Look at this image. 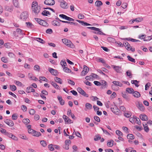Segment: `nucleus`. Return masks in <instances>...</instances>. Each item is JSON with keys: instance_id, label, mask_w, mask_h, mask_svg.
I'll use <instances>...</instances> for the list:
<instances>
[{"instance_id": "nucleus-22", "label": "nucleus", "mask_w": 152, "mask_h": 152, "mask_svg": "<svg viewBox=\"0 0 152 152\" xmlns=\"http://www.w3.org/2000/svg\"><path fill=\"white\" fill-rule=\"evenodd\" d=\"M133 95L134 97L137 98L139 97L141 95L140 93L137 91L134 92L133 93Z\"/></svg>"}, {"instance_id": "nucleus-40", "label": "nucleus", "mask_w": 152, "mask_h": 152, "mask_svg": "<svg viewBox=\"0 0 152 152\" xmlns=\"http://www.w3.org/2000/svg\"><path fill=\"white\" fill-rule=\"evenodd\" d=\"M138 82L137 80H132L131 81V83L132 84H134L135 86L136 87H138L139 85L138 84Z\"/></svg>"}, {"instance_id": "nucleus-45", "label": "nucleus", "mask_w": 152, "mask_h": 152, "mask_svg": "<svg viewBox=\"0 0 152 152\" xmlns=\"http://www.w3.org/2000/svg\"><path fill=\"white\" fill-rule=\"evenodd\" d=\"M10 87L11 90L12 91H15L16 89V87L14 85H10Z\"/></svg>"}, {"instance_id": "nucleus-36", "label": "nucleus", "mask_w": 152, "mask_h": 152, "mask_svg": "<svg viewBox=\"0 0 152 152\" xmlns=\"http://www.w3.org/2000/svg\"><path fill=\"white\" fill-rule=\"evenodd\" d=\"M13 3L14 6L16 7H18L19 6V2L17 0H13Z\"/></svg>"}, {"instance_id": "nucleus-5", "label": "nucleus", "mask_w": 152, "mask_h": 152, "mask_svg": "<svg viewBox=\"0 0 152 152\" xmlns=\"http://www.w3.org/2000/svg\"><path fill=\"white\" fill-rule=\"evenodd\" d=\"M58 1L60 3V6L63 9H67L68 8L67 3L64 0H58Z\"/></svg>"}, {"instance_id": "nucleus-62", "label": "nucleus", "mask_w": 152, "mask_h": 152, "mask_svg": "<svg viewBox=\"0 0 152 152\" xmlns=\"http://www.w3.org/2000/svg\"><path fill=\"white\" fill-rule=\"evenodd\" d=\"M94 83L97 86H100L101 85V83L99 82L95 81L94 82Z\"/></svg>"}, {"instance_id": "nucleus-37", "label": "nucleus", "mask_w": 152, "mask_h": 152, "mask_svg": "<svg viewBox=\"0 0 152 152\" xmlns=\"http://www.w3.org/2000/svg\"><path fill=\"white\" fill-rule=\"evenodd\" d=\"M35 38L37 39H35V40L37 41L42 44H43L45 43V41L40 38Z\"/></svg>"}, {"instance_id": "nucleus-8", "label": "nucleus", "mask_w": 152, "mask_h": 152, "mask_svg": "<svg viewBox=\"0 0 152 152\" xmlns=\"http://www.w3.org/2000/svg\"><path fill=\"white\" fill-rule=\"evenodd\" d=\"M77 91L81 95H83V96L86 97H88V94H87L86 92L81 88L80 87H78L77 88Z\"/></svg>"}, {"instance_id": "nucleus-18", "label": "nucleus", "mask_w": 152, "mask_h": 152, "mask_svg": "<svg viewBox=\"0 0 152 152\" xmlns=\"http://www.w3.org/2000/svg\"><path fill=\"white\" fill-rule=\"evenodd\" d=\"M26 91L28 93H29L31 92H34L35 90L32 87L30 86L27 87Z\"/></svg>"}, {"instance_id": "nucleus-27", "label": "nucleus", "mask_w": 152, "mask_h": 152, "mask_svg": "<svg viewBox=\"0 0 152 152\" xmlns=\"http://www.w3.org/2000/svg\"><path fill=\"white\" fill-rule=\"evenodd\" d=\"M52 23L53 25L55 26H59L60 24V22L56 20H54L52 21Z\"/></svg>"}, {"instance_id": "nucleus-44", "label": "nucleus", "mask_w": 152, "mask_h": 152, "mask_svg": "<svg viewBox=\"0 0 152 152\" xmlns=\"http://www.w3.org/2000/svg\"><path fill=\"white\" fill-rule=\"evenodd\" d=\"M116 133L119 136H123V133L119 130H117L116 131Z\"/></svg>"}, {"instance_id": "nucleus-31", "label": "nucleus", "mask_w": 152, "mask_h": 152, "mask_svg": "<svg viewBox=\"0 0 152 152\" xmlns=\"http://www.w3.org/2000/svg\"><path fill=\"white\" fill-rule=\"evenodd\" d=\"M33 134L34 136L38 137L41 135V133L39 132H37L34 130L33 132Z\"/></svg>"}, {"instance_id": "nucleus-41", "label": "nucleus", "mask_w": 152, "mask_h": 152, "mask_svg": "<svg viewBox=\"0 0 152 152\" xmlns=\"http://www.w3.org/2000/svg\"><path fill=\"white\" fill-rule=\"evenodd\" d=\"M127 138L129 139H134V136L132 134H128L127 136Z\"/></svg>"}, {"instance_id": "nucleus-57", "label": "nucleus", "mask_w": 152, "mask_h": 152, "mask_svg": "<svg viewBox=\"0 0 152 152\" xmlns=\"http://www.w3.org/2000/svg\"><path fill=\"white\" fill-rule=\"evenodd\" d=\"M53 30L50 28H48L46 31V32L47 34H51L53 33Z\"/></svg>"}, {"instance_id": "nucleus-6", "label": "nucleus", "mask_w": 152, "mask_h": 152, "mask_svg": "<svg viewBox=\"0 0 152 152\" xmlns=\"http://www.w3.org/2000/svg\"><path fill=\"white\" fill-rule=\"evenodd\" d=\"M28 15L27 12L22 13L20 15V19L23 20L25 21L28 18Z\"/></svg>"}, {"instance_id": "nucleus-59", "label": "nucleus", "mask_w": 152, "mask_h": 152, "mask_svg": "<svg viewBox=\"0 0 152 152\" xmlns=\"http://www.w3.org/2000/svg\"><path fill=\"white\" fill-rule=\"evenodd\" d=\"M94 119L96 121L99 122L100 121L99 118L97 116H95L94 117Z\"/></svg>"}, {"instance_id": "nucleus-53", "label": "nucleus", "mask_w": 152, "mask_h": 152, "mask_svg": "<svg viewBox=\"0 0 152 152\" xmlns=\"http://www.w3.org/2000/svg\"><path fill=\"white\" fill-rule=\"evenodd\" d=\"M152 39V36H148V37H145V38H144L143 39V40L145 41H148V40H150Z\"/></svg>"}, {"instance_id": "nucleus-33", "label": "nucleus", "mask_w": 152, "mask_h": 152, "mask_svg": "<svg viewBox=\"0 0 152 152\" xmlns=\"http://www.w3.org/2000/svg\"><path fill=\"white\" fill-rule=\"evenodd\" d=\"M114 141L112 140H110L109 142L107 143V145L109 147H112L113 145Z\"/></svg>"}, {"instance_id": "nucleus-32", "label": "nucleus", "mask_w": 152, "mask_h": 152, "mask_svg": "<svg viewBox=\"0 0 152 152\" xmlns=\"http://www.w3.org/2000/svg\"><path fill=\"white\" fill-rule=\"evenodd\" d=\"M51 84L56 89H59L60 88L59 86L57 84L53 81L50 82Z\"/></svg>"}, {"instance_id": "nucleus-34", "label": "nucleus", "mask_w": 152, "mask_h": 152, "mask_svg": "<svg viewBox=\"0 0 152 152\" xmlns=\"http://www.w3.org/2000/svg\"><path fill=\"white\" fill-rule=\"evenodd\" d=\"M22 122L25 124L27 125L30 123V121L28 118H24L23 119Z\"/></svg>"}, {"instance_id": "nucleus-38", "label": "nucleus", "mask_w": 152, "mask_h": 152, "mask_svg": "<svg viewBox=\"0 0 152 152\" xmlns=\"http://www.w3.org/2000/svg\"><path fill=\"white\" fill-rule=\"evenodd\" d=\"M143 127H144V129L145 132H148L149 130V129L148 126V125L146 124H143Z\"/></svg>"}, {"instance_id": "nucleus-48", "label": "nucleus", "mask_w": 152, "mask_h": 152, "mask_svg": "<svg viewBox=\"0 0 152 152\" xmlns=\"http://www.w3.org/2000/svg\"><path fill=\"white\" fill-rule=\"evenodd\" d=\"M5 10L10 12H11L13 10V7H9L7 6L5 8Z\"/></svg>"}, {"instance_id": "nucleus-28", "label": "nucleus", "mask_w": 152, "mask_h": 152, "mask_svg": "<svg viewBox=\"0 0 152 152\" xmlns=\"http://www.w3.org/2000/svg\"><path fill=\"white\" fill-rule=\"evenodd\" d=\"M63 70L66 72V73H70L72 72L71 70L69 69V68H68L67 67L65 66L63 68Z\"/></svg>"}, {"instance_id": "nucleus-55", "label": "nucleus", "mask_w": 152, "mask_h": 152, "mask_svg": "<svg viewBox=\"0 0 152 152\" xmlns=\"http://www.w3.org/2000/svg\"><path fill=\"white\" fill-rule=\"evenodd\" d=\"M29 113L30 115H34L35 113V111L34 109H31L29 110Z\"/></svg>"}, {"instance_id": "nucleus-12", "label": "nucleus", "mask_w": 152, "mask_h": 152, "mask_svg": "<svg viewBox=\"0 0 152 152\" xmlns=\"http://www.w3.org/2000/svg\"><path fill=\"white\" fill-rule=\"evenodd\" d=\"M63 118L64 119L66 123H67V124L72 123V122H71V120L66 115H64L63 116Z\"/></svg>"}, {"instance_id": "nucleus-13", "label": "nucleus", "mask_w": 152, "mask_h": 152, "mask_svg": "<svg viewBox=\"0 0 152 152\" xmlns=\"http://www.w3.org/2000/svg\"><path fill=\"white\" fill-rule=\"evenodd\" d=\"M137 106L141 111H144L145 108L142 103H140V102H138L137 104Z\"/></svg>"}, {"instance_id": "nucleus-2", "label": "nucleus", "mask_w": 152, "mask_h": 152, "mask_svg": "<svg viewBox=\"0 0 152 152\" xmlns=\"http://www.w3.org/2000/svg\"><path fill=\"white\" fill-rule=\"evenodd\" d=\"M62 41L64 44L68 47L72 48L75 47L74 45L69 40L65 38L62 39Z\"/></svg>"}, {"instance_id": "nucleus-42", "label": "nucleus", "mask_w": 152, "mask_h": 152, "mask_svg": "<svg viewBox=\"0 0 152 152\" xmlns=\"http://www.w3.org/2000/svg\"><path fill=\"white\" fill-rule=\"evenodd\" d=\"M101 139V137L99 134H97L96 135L94 139V140L95 141H97L98 140H100Z\"/></svg>"}, {"instance_id": "nucleus-16", "label": "nucleus", "mask_w": 152, "mask_h": 152, "mask_svg": "<svg viewBox=\"0 0 152 152\" xmlns=\"http://www.w3.org/2000/svg\"><path fill=\"white\" fill-rule=\"evenodd\" d=\"M57 98L59 101L60 104L62 105H64L65 103V101L63 99L62 97L61 96H58L57 97Z\"/></svg>"}, {"instance_id": "nucleus-61", "label": "nucleus", "mask_w": 152, "mask_h": 152, "mask_svg": "<svg viewBox=\"0 0 152 152\" xmlns=\"http://www.w3.org/2000/svg\"><path fill=\"white\" fill-rule=\"evenodd\" d=\"M68 83H69V84L72 85H73V86H74L75 84V83L74 82L71 80H68Z\"/></svg>"}, {"instance_id": "nucleus-47", "label": "nucleus", "mask_w": 152, "mask_h": 152, "mask_svg": "<svg viewBox=\"0 0 152 152\" xmlns=\"http://www.w3.org/2000/svg\"><path fill=\"white\" fill-rule=\"evenodd\" d=\"M83 70L85 71V73H87L89 70V68L86 65H84Z\"/></svg>"}, {"instance_id": "nucleus-43", "label": "nucleus", "mask_w": 152, "mask_h": 152, "mask_svg": "<svg viewBox=\"0 0 152 152\" xmlns=\"http://www.w3.org/2000/svg\"><path fill=\"white\" fill-rule=\"evenodd\" d=\"M34 69L35 71L39 72L40 70V68L38 65H36L34 66Z\"/></svg>"}, {"instance_id": "nucleus-60", "label": "nucleus", "mask_w": 152, "mask_h": 152, "mask_svg": "<svg viewBox=\"0 0 152 152\" xmlns=\"http://www.w3.org/2000/svg\"><path fill=\"white\" fill-rule=\"evenodd\" d=\"M78 17L79 19H81L84 18V16L82 14H80L78 15Z\"/></svg>"}, {"instance_id": "nucleus-49", "label": "nucleus", "mask_w": 152, "mask_h": 152, "mask_svg": "<svg viewBox=\"0 0 152 152\" xmlns=\"http://www.w3.org/2000/svg\"><path fill=\"white\" fill-rule=\"evenodd\" d=\"M53 144H50L48 146L49 150L51 151H53L54 150V147H53Z\"/></svg>"}, {"instance_id": "nucleus-63", "label": "nucleus", "mask_w": 152, "mask_h": 152, "mask_svg": "<svg viewBox=\"0 0 152 152\" xmlns=\"http://www.w3.org/2000/svg\"><path fill=\"white\" fill-rule=\"evenodd\" d=\"M127 6V4L126 3H124L121 4V7L123 8H126Z\"/></svg>"}, {"instance_id": "nucleus-20", "label": "nucleus", "mask_w": 152, "mask_h": 152, "mask_svg": "<svg viewBox=\"0 0 152 152\" xmlns=\"http://www.w3.org/2000/svg\"><path fill=\"white\" fill-rule=\"evenodd\" d=\"M95 4L96 7H100L102 5L103 3L101 1L97 0L95 2Z\"/></svg>"}, {"instance_id": "nucleus-39", "label": "nucleus", "mask_w": 152, "mask_h": 152, "mask_svg": "<svg viewBox=\"0 0 152 152\" xmlns=\"http://www.w3.org/2000/svg\"><path fill=\"white\" fill-rule=\"evenodd\" d=\"M127 58L129 61L133 63L135 62V59L131 57L130 56H128Z\"/></svg>"}, {"instance_id": "nucleus-46", "label": "nucleus", "mask_w": 152, "mask_h": 152, "mask_svg": "<svg viewBox=\"0 0 152 152\" xmlns=\"http://www.w3.org/2000/svg\"><path fill=\"white\" fill-rule=\"evenodd\" d=\"M1 61L4 63H7L8 62L7 58L5 57H2L1 58Z\"/></svg>"}, {"instance_id": "nucleus-30", "label": "nucleus", "mask_w": 152, "mask_h": 152, "mask_svg": "<svg viewBox=\"0 0 152 152\" xmlns=\"http://www.w3.org/2000/svg\"><path fill=\"white\" fill-rule=\"evenodd\" d=\"M54 80L55 81L60 84H62V81L61 79L60 78L58 77H56L54 78Z\"/></svg>"}, {"instance_id": "nucleus-23", "label": "nucleus", "mask_w": 152, "mask_h": 152, "mask_svg": "<svg viewBox=\"0 0 152 152\" xmlns=\"http://www.w3.org/2000/svg\"><path fill=\"white\" fill-rule=\"evenodd\" d=\"M39 80L40 83H42L41 80H43L46 82L48 81V80L45 77L43 76H40L39 77Z\"/></svg>"}, {"instance_id": "nucleus-64", "label": "nucleus", "mask_w": 152, "mask_h": 152, "mask_svg": "<svg viewBox=\"0 0 152 152\" xmlns=\"http://www.w3.org/2000/svg\"><path fill=\"white\" fill-rule=\"evenodd\" d=\"M12 119L13 120H16L17 119V116L15 114H14L12 116Z\"/></svg>"}, {"instance_id": "nucleus-52", "label": "nucleus", "mask_w": 152, "mask_h": 152, "mask_svg": "<svg viewBox=\"0 0 152 152\" xmlns=\"http://www.w3.org/2000/svg\"><path fill=\"white\" fill-rule=\"evenodd\" d=\"M61 65L62 66V67L66 66V63L65 61H61L60 62Z\"/></svg>"}, {"instance_id": "nucleus-25", "label": "nucleus", "mask_w": 152, "mask_h": 152, "mask_svg": "<svg viewBox=\"0 0 152 152\" xmlns=\"http://www.w3.org/2000/svg\"><path fill=\"white\" fill-rule=\"evenodd\" d=\"M26 25L27 26L28 28H34V25L30 22H26Z\"/></svg>"}, {"instance_id": "nucleus-29", "label": "nucleus", "mask_w": 152, "mask_h": 152, "mask_svg": "<svg viewBox=\"0 0 152 152\" xmlns=\"http://www.w3.org/2000/svg\"><path fill=\"white\" fill-rule=\"evenodd\" d=\"M98 29L99 30H95V31H97L98 32H94L93 33L95 34H98L99 35H105V34L104 33H103L101 31H100V29L99 28H98Z\"/></svg>"}, {"instance_id": "nucleus-35", "label": "nucleus", "mask_w": 152, "mask_h": 152, "mask_svg": "<svg viewBox=\"0 0 152 152\" xmlns=\"http://www.w3.org/2000/svg\"><path fill=\"white\" fill-rule=\"evenodd\" d=\"M122 96L126 100H129V98L128 95L126 94L122 93Z\"/></svg>"}, {"instance_id": "nucleus-3", "label": "nucleus", "mask_w": 152, "mask_h": 152, "mask_svg": "<svg viewBox=\"0 0 152 152\" xmlns=\"http://www.w3.org/2000/svg\"><path fill=\"white\" fill-rule=\"evenodd\" d=\"M34 19L36 21L41 25L45 27L48 26V24L44 20L37 18H35Z\"/></svg>"}, {"instance_id": "nucleus-11", "label": "nucleus", "mask_w": 152, "mask_h": 152, "mask_svg": "<svg viewBox=\"0 0 152 152\" xmlns=\"http://www.w3.org/2000/svg\"><path fill=\"white\" fill-rule=\"evenodd\" d=\"M4 122L9 126L11 127L13 126L14 125L13 121L10 120L6 119L4 121Z\"/></svg>"}, {"instance_id": "nucleus-9", "label": "nucleus", "mask_w": 152, "mask_h": 152, "mask_svg": "<svg viewBox=\"0 0 152 152\" xmlns=\"http://www.w3.org/2000/svg\"><path fill=\"white\" fill-rule=\"evenodd\" d=\"M55 3L54 0H45L44 2V4L48 5H53Z\"/></svg>"}, {"instance_id": "nucleus-1", "label": "nucleus", "mask_w": 152, "mask_h": 152, "mask_svg": "<svg viewBox=\"0 0 152 152\" xmlns=\"http://www.w3.org/2000/svg\"><path fill=\"white\" fill-rule=\"evenodd\" d=\"M31 7L33 11L35 13L37 14L39 12L40 8V7L38 6V4L37 2L33 1Z\"/></svg>"}, {"instance_id": "nucleus-15", "label": "nucleus", "mask_w": 152, "mask_h": 152, "mask_svg": "<svg viewBox=\"0 0 152 152\" xmlns=\"http://www.w3.org/2000/svg\"><path fill=\"white\" fill-rule=\"evenodd\" d=\"M49 71L53 75H56L57 74V70L51 68H48Z\"/></svg>"}, {"instance_id": "nucleus-19", "label": "nucleus", "mask_w": 152, "mask_h": 152, "mask_svg": "<svg viewBox=\"0 0 152 152\" xmlns=\"http://www.w3.org/2000/svg\"><path fill=\"white\" fill-rule=\"evenodd\" d=\"M112 83L116 86H118L120 87H121L123 86V84L121 83L119 81H113L112 82Z\"/></svg>"}, {"instance_id": "nucleus-14", "label": "nucleus", "mask_w": 152, "mask_h": 152, "mask_svg": "<svg viewBox=\"0 0 152 152\" xmlns=\"http://www.w3.org/2000/svg\"><path fill=\"white\" fill-rule=\"evenodd\" d=\"M140 119L144 121H147L148 120L147 116L145 114H141L140 115Z\"/></svg>"}, {"instance_id": "nucleus-7", "label": "nucleus", "mask_w": 152, "mask_h": 152, "mask_svg": "<svg viewBox=\"0 0 152 152\" xmlns=\"http://www.w3.org/2000/svg\"><path fill=\"white\" fill-rule=\"evenodd\" d=\"M13 35L16 37H20V36L23 35L22 30L20 28H17L15 31L13 32Z\"/></svg>"}, {"instance_id": "nucleus-21", "label": "nucleus", "mask_w": 152, "mask_h": 152, "mask_svg": "<svg viewBox=\"0 0 152 152\" xmlns=\"http://www.w3.org/2000/svg\"><path fill=\"white\" fill-rule=\"evenodd\" d=\"M126 91L128 92L129 94L133 93L134 92V90L133 88H126Z\"/></svg>"}, {"instance_id": "nucleus-51", "label": "nucleus", "mask_w": 152, "mask_h": 152, "mask_svg": "<svg viewBox=\"0 0 152 152\" xmlns=\"http://www.w3.org/2000/svg\"><path fill=\"white\" fill-rule=\"evenodd\" d=\"M101 85H102L103 86V87H104V88L106 87V86L107 84V82L105 81V80H102L101 82Z\"/></svg>"}, {"instance_id": "nucleus-50", "label": "nucleus", "mask_w": 152, "mask_h": 152, "mask_svg": "<svg viewBox=\"0 0 152 152\" xmlns=\"http://www.w3.org/2000/svg\"><path fill=\"white\" fill-rule=\"evenodd\" d=\"M112 89L115 91H118V89L119 88L117 87L114 84L112 85L111 86Z\"/></svg>"}, {"instance_id": "nucleus-4", "label": "nucleus", "mask_w": 152, "mask_h": 152, "mask_svg": "<svg viewBox=\"0 0 152 152\" xmlns=\"http://www.w3.org/2000/svg\"><path fill=\"white\" fill-rule=\"evenodd\" d=\"M111 110L115 114L118 115H121V112L118 107L115 105L111 108Z\"/></svg>"}, {"instance_id": "nucleus-56", "label": "nucleus", "mask_w": 152, "mask_h": 152, "mask_svg": "<svg viewBox=\"0 0 152 152\" xmlns=\"http://www.w3.org/2000/svg\"><path fill=\"white\" fill-rule=\"evenodd\" d=\"M21 109L24 112H26L27 110L26 107L24 105L21 106Z\"/></svg>"}, {"instance_id": "nucleus-24", "label": "nucleus", "mask_w": 152, "mask_h": 152, "mask_svg": "<svg viewBox=\"0 0 152 152\" xmlns=\"http://www.w3.org/2000/svg\"><path fill=\"white\" fill-rule=\"evenodd\" d=\"M42 15L43 16H47L48 15H50V13L49 12L46 10H44L42 13Z\"/></svg>"}, {"instance_id": "nucleus-17", "label": "nucleus", "mask_w": 152, "mask_h": 152, "mask_svg": "<svg viewBox=\"0 0 152 152\" xmlns=\"http://www.w3.org/2000/svg\"><path fill=\"white\" fill-rule=\"evenodd\" d=\"M76 21L78 22V23H80L83 26H87L91 25L90 24L83 21L76 20Z\"/></svg>"}, {"instance_id": "nucleus-58", "label": "nucleus", "mask_w": 152, "mask_h": 152, "mask_svg": "<svg viewBox=\"0 0 152 152\" xmlns=\"http://www.w3.org/2000/svg\"><path fill=\"white\" fill-rule=\"evenodd\" d=\"M20 137L21 138L24 139V140H28V138L25 135H20Z\"/></svg>"}, {"instance_id": "nucleus-54", "label": "nucleus", "mask_w": 152, "mask_h": 152, "mask_svg": "<svg viewBox=\"0 0 152 152\" xmlns=\"http://www.w3.org/2000/svg\"><path fill=\"white\" fill-rule=\"evenodd\" d=\"M40 143L43 147H45L47 145L46 142L44 140L41 141Z\"/></svg>"}, {"instance_id": "nucleus-26", "label": "nucleus", "mask_w": 152, "mask_h": 152, "mask_svg": "<svg viewBox=\"0 0 152 152\" xmlns=\"http://www.w3.org/2000/svg\"><path fill=\"white\" fill-rule=\"evenodd\" d=\"M86 109L90 110L92 108V105L89 103H87L85 104Z\"/></svg>"}, {"instance_id": "nucleus-10", "label": "nucleus", "mask_w": 152, "mask_h": 152, "mask_svg": "<svg viewBox=\"0 0 152 152\" xmlns=\"http://www.w3.org/2000/svg\"><path fill=\"white\" fill-rule=\"evenodd\" d=\"M113 68L115 69V71L117 73H120L121 72V67L116 66H113Z\"/></svg>"}]
</instances>
